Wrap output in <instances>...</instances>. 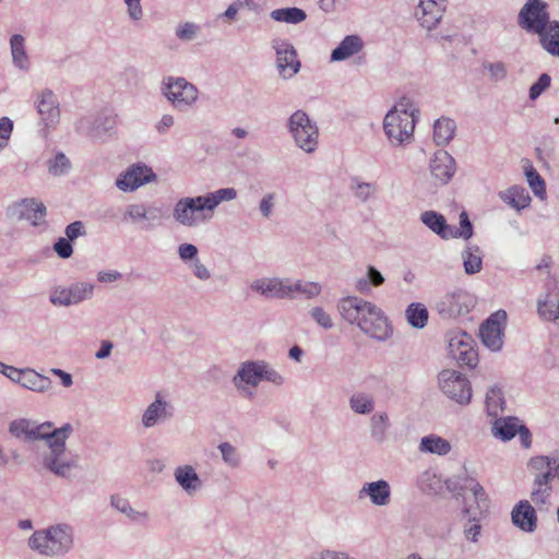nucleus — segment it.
Here are the masks:
<instances>
[{
	"label": "nucleus",
	"instance_id": "nucleus-10",
	"mask_svg": "<svg viewBox=\"0 0 559 559\" xmlns=\"http://www.w3.org/2000/svg\"><path fill=\"white\" fill-rule=\"evenodd\" d=\"M53 429L52 421L38 423L26 417L15 418L8 426L10 436L24 442L46 441Z\"/></svg>",
	"mask_w": 559,
	"mask_h": 559
},
{
	"label": "nucleus",
	"instance_id": "nucleus-35",
	"mask_svg": "<svg viewBox=\"0 0 559 559\" xmlns=\"http://www.w3.org/2000/svg\"><path fill=\"white\" fill-rule=\"evenodd\" d=\"M451 450L450 441L435 433L423 437L418 444V451L424 454L445 456Z\"/></svg>",
	"mask_w": 559,
	"mask_h": 559
},
{
	"label": "nucleus",
	"instance_id": "nucleus-48",
	"mask_svg": "<svg viewBox=\"0 0 559 559\" xmlns=\"http://www.w3.org/2000/svg\"><path fill=\"white\" fill-rule=\"evenodd\" d=\"M222 461L230 469H238L242 464V456L239 450L230 442H221L217 445Z\"/></svg>",
	"mask_w": 559,
	"mask_h": 559
},
{
	"label": "nucleus",
	"instance_id": "nucleus-16",
	"mask_svg": "<svg viewBox=\"0 0 559 559\" xmlns=\"http://www.w3.org/2000/svg\"><path fill=\"white\" fill-rule=\"evenodd\" d=\"M492 436L501 441H509L519 435L521 444L527 449L531 447L532 438L530 430L520 424L515 417L496 418L491 427Z\"/></svg>",
	"mask_w": 559,
	"mask_h": 559
},
{
	"label": "nucleus",
	"instance_id": "nucleus-46",
	"mask_svg": "<svg viewBox=\"0 0 559 559\" xmlns=\"http://www.w3.org/2000/svg\"><path fill=\"white\" fill-rule=\"evenodd\" d=\"M486 412L490 417H498L504 409V397L498 385H492L486 393Z\"/></svg>",
	"mask_w": 559,
	"mask_h": 559
},
{
	"label": "nucleus",
	"instance_id": "nucleus-21",
	"mask_svg": "<svg viewBox=\"0 0 559 559\" xmlns=\"http://www.w3.org/2000/svg\"><path fill=\"white\" fill-rule=\"evenodd\" d=\"M447 488L461 495L462 491L468 490L473 493L475 502L477 504L476 508L473 507L474 510L479 511L486 507V495L484 488L480 486L478 481L474 478L468 477L467 475H457L445 481Z\"/></svg>",
	"mask_w": 559,
	"mask_h": 559
},
{
	"label": "nucleus",
	"instance_id": "nucleus-20",
	"mask_svg": "<svg viewBox=\"0 0 559 559\" xmlns=\"http://www.w3.org/2000/svg\"><path fill=\"white\" fill-rule=\"evenodd\" d=\"M35 104L41 124L46 128H52L59 122V103L57 96L51 91L45 90L40 92Z\"/></svg>",
	"mask_w": 559,
	"mask_h": 559
},
{
	"label": "nucleus",
	"instance_id": "nucleus-14",
	"mask_svg": "<svg viewBox=\"0 0 559 559\" xmlns=\"http://www.w3.org/2000/svg\"><path fill=\"white\" fill-rule=\"evenodd\" d=\"M448 349L452 359L461 365L474 366L477 360L476 352L473 348V338L466 332L453 330L448 333Z\"/></svg>",
	"mask_w": 559,
	"mask_h": 559
},
{
	"label": "nucleus",
	"instance_id": "nucleus-37",
	"mask_svg": "<svg viewBox=\"0 0 559 559\" xmlns=\"http://www.w3.org/2000/svg\"><path fill=\"white\" fill-rule=\"evenodd\" d=\"M538 35L542 47L550 55L559 57V21L552 20Z\"/></svg>",
	"mask_w": 559,
	"mask_h": 559
},
{
	"label": "nucleus",
	"instance_id": "nucleus-32",
	"mask_svg": "<svg viewBox=\"0 0 559 559\" xmlns=\"http://www.w3.org/2000/svg\"><path fill=\"white\" fill-rule=\"evenodd\" d=\"M10 52L12 64L20 71L27 72L31 69V58L26 49V39L21 34L10 37Z\"/></svg>",
	"mask_w": 559,
	"mask_h": 559
},
{
	"label": "nucleus",
	"instance_id": "nucleus-2",
	"mask_svg": "<svg viewBox=\"0 0 559 559\" xmlns=\"http://www.w3.org/2000/svg\"><path fill=\"white\" fill-rule=\"evenodd\" d=\"M237 194V190L229 187L197 197H182L174 204L173 219L185 228H197L205 225L213 218L219 204L236 200Z\"/></svg>",
	"mask_w": 559,
	"mask_h": 559
},
{
	"label": "nucleus",
	"instance_id": "nucleus-39",
	"mask_svg": "<svg viewBox=\"0 0 559 559\" xmlns=\"http://www.w3.org/2000/svg\"><path fill=\"white\" fill-rule=\"evenodd\" d=\"M556 463V456L539 455L532 457L528 466L535 473V479L549 483L554 477L552 466Z\"/></svg>",
	"mask_w": 559,
	"mask_h": 559
},
{
	"label": "nucleus",
	"instance_id": "nucleus-60",
	"mask_svg": "<svg viewBox=\"0 0 559 559\" xmlns=\"http://www.w3.org/2000/svg\"><path fill=\"white\" fill-rule=\"evenodd\" d=\"M126 518L133 524L138 525H145L150 520L151 515L150 512L146 510H138L134 509L132 506L128 507L123 513Z\"/></svg>",
	"mask_w": 559,
	"mask_h": 559
},
{
	"label": "nucleus",
	"instance_id": "nucleus-29",
	"mask_svg": "<svg viewBox=\"0 0 559 559\" xmlns=\"http://www.w3.org/2000/svg\"><path fill=\"white\" fill-rule=\"evenodd\" d=\"M112 127V120L103 116L82 117L76 122L78 131L97 139L103 138Z\"/></svg>",
	"mask_w": 559,
	"mask_h": 559
},
{
	"label": "nucleus",
	"instance_id": "nucleus-36",
	"mask_svg": "<svg viewBox=\"0 0 559 559\" xmlns=\"http://www.w3.org/2000/svg\"><path fill=\"white\" fill-rule=\"evenodd\" d=\"M385 282L382 273L372 265H368L365 275L355 280V290L360 295H370L372 288H378Z\"/></svg>",
	"mask_w": 559,
	"mask_h": 559
},
{
	"label": "nucleus",
	"instance_id": "nucleus-64",
	"mask_svg": "<svg viewBox=\"0 0 559 559\" xmlns=\"http://www.w3.org/2000/svg\"><path fill=\"white\" fill-rule=\"evenodd\" d=\"M175 124V117L170 114H164L159 120L155 123V131L159 135H165Z\"/></svg>",
	"mask_w": 559,
	"mask_h": 559
},
{
	"label": "nucleus",
	"instance_id": "nucleus-17",
	"mask_svg": "<svg viewBox=\"0 0 559 559\" xmlns=\"http://www.w3.org/2000/svg\"><path fill=\"white\" fill-rule=\"evenodd\" d=\"M507 322V312L498 310L492 313L480 326V337L485 346L491 350H499L503 344V328Z\"/></svg>",
	"mask_w": 559,
	"mask_h": 559
},
{
	"label": "nucleus",
	"instance_id": "nucleus-44",
	"mask_svg": "<svg viewBox=\"0 0 559 559\" xmlns=\"http://www.w3.org/2000/svg\"><path fill=\"white\" fill-rule=\"evenodd\" d=\"M408 324L415 329H424L428 323V309L424 304L413 302L405 310Z\"/></svg>",
	"mask_w": 559,
	"mask_h": 559
},
{
	"label": "nucleus",
	"instance_id": "nucleus-28",
	"mask_svg": "<svg viewBox=\"0 0 559 559\" xmlns=\"http://www.w3.org/2000/svg\"><path fill=\"white\" fill-rule=\"evenodd\" d=\"M174 478L178 486L190 497L197 495L203 487L202 479L190 464L177 466L174 471Z\"/></svg>",
	"mask_w": 559,
	"mask_h": 559
},
{
	"label": "nucleus",
	"instance_id": "nucleus-53",
	"mask_svg": "<svg viewBox=\"0 0 559 559\" xmlns=\"http://www.w3.org/2000/svg\"><path fill=\"white\" fill-rule=\"evenodd\" d=\"M201 32L199 24L194 22H183L177 25L175 29L176 37L181 41L194 40Z\"/></svg>",
	"mask_w": 559,
	"mask_h": 559
},
{
	"label": "nucleus",
	"instance_id": "nucleus-5",
	"mask_svg": "<svg viewBox=\"0 0 559 559\" xmlns=\"http://www.w3.org/2000/svg\"><path fill=\"white\" fill-rule=\"evenodd\" d=\"M31 550L45 558H60L74 546V528L68 523H57L35 531L27 539Z\"/></svg>",
	"mask_w": 559,
	"mask_h": 559
},
{
	"label": "nucleus",
	"instance_id": "nucleus-57",
	"mask_svg": "<svg viewBox=\"0 0 559 559\" xmlns=\"http://www.w3.org/2000/svg\"><path fill=\"white\" fill-rule=\"evenodd\" d=\"M551 84V78L547 73H543L539 75L538 80L532 84L528 90V98L531 102L537 100V98L546 92Z\"/></svg>",
	"mask_w": 559,
	"mask_h": 559
},
{
	"label": "nucleus",
	"instance_id": "nucleus-49",
	"mask_svg": "<svg viewBox=\"0 0 559 559\" xmlns=\"http://www.w3.org/2000/svg\"><path fill=\"white\" fill-rule=\"evenodd\" d=\"M350 409L359 415H368L374 408V400L367 393H355L349 397Z\"/></svg>",
	"mask_w": 559,
	"mask_h": 559
},
{
	"label": "nucleus",
	"instance_id": "nucleus-23",
	"mask_svg": "<svg viewBox=\"0 0 559 559\" xmlns=\"http://www.w3.org/2000/svg\"><path fill=\"white\" fill-rule=\"evenodd\" d=\"M173 416L171 405L157 393L155 400L147 405L141 418V424L144 428H152L156 425L167 420Z\"/></svg>",
	"mask_w": 559,
	"mask_h": 559
},
{
	"label": "nucleus",
	"instance_id": "nucleus-26",
	"mask_svg": "<svg viewBox=\"0 0 559 559\" xmlns=\"http://www.w3.org/2000/svg\"><path fill=\"white\" fill-rule=\"evenodd\" d=\"M445 0H419L416 16L427 29L433 28L442 19Z\"/></svg>",
	"mask_w": 559,
	"mask_h": 559
},
{
	"label": "nucleus",
	"instance_id": "nucleus-4",
	"mask_svg": "<svg viewBox=\"0 0 559 559\" xmlns=\"http://www.w3.org/2000/svg\"><path fill=\"white\" fill-rule=\"evenodd\" d=\"M418 117V106L407 96L401 97L388 111L383 119V130L393 146H402L413 141Z\"/></svg>",
	"mask_w": 559,
	"mask_h": 559
},
{
	"label": "nucleus",
	"instance_id": "nucleus-31",
	"mask_svg": "<svg viewBox=\"0 0 559 559\" xmlns=\"http://www.w3.org/2000/svg\"><path fill=\"white\" fill-rule=\"evenodd\" d=\"M20 386L37 394H45L51 391L52 381L37 370L26 367Z\"/></svg>",
	"mask_w": 559,
	"mask_h": 559
},
{
	"label": "nucleus",
	"instance_id": "nucleus-34",
	"mask_svg": "<svg viewBox=\"0 0 559 559\" xmlns=\"http://www.w3.org/2000/svg\"><path fill=\"white\" fill-rule=\"evenodd\" d=\"M420 222L441 239H451V226L444 216L436 211H425L420 214Z\"/></svg>",
	"mask_w": 559,
	"mask_h": 559
},
{
	"label": "nucleus",
	"instance_id": "nucleus-9",
	"mask_svg": "<svg viewBox=\"0 0 559 559\" xmlns=\"http://www.w3.org/2000/svg\"><path fill=\"white\" fill-rule=\"evenodd\" d=\"M95 285L91 282L78 281L70 285H57L50 289L49 301L55 307L78 306L94 297Z\"/></svg>",
	"mask_w": 559,
	"mask_h": 559
},
{
	"label": "nucleus",
	"instance_id": "nucleus-25",
	"mask_svg": "<svg viewBox=\"0 0 559 559\" xmlns=\"http://www.w3.org/2000/svg\"><path fill=\"white\" fill-rule=\"evenodd\" d=\"M431 176L441 185L448 183L454 176L456 165L454 158L444 150L437 151L429 164Z\"/></svg>",
	"mask_w": 559,
	"mask_h": 559
},
{
	"label": "nucleus",
	"instance_id": "nucleus-15",
	"mask_svg": "<svg viewBox=\"0 0 559 559\" xmlns=\"http://www.w3.org/2000/svg\"><path fill=\"white\" fill-rule=\"evenodd\" d=\"M272 48L276 53V69L284 80L295 76L300 70V62L294 46L286 39L275 38L272 40Z\"/></svg>",
	"mask_w": 559,
	"mask_h": 559
},
{
	"label": "nucleus",
	"instance_id": "nucleus-11",
	"mask_svg": "<svg viewBox=\"0 0 559 559\" xmlns=\"http://www.w3.org/2000/svg\"><path fill=\"white\" fill-rule=\"evenodd\" d=\"M439 386L444 395L461 405H467L472 400V388L468 379L452 369L442 370L438 376Z\"/></svg>",
	"mask_w": 559,
	"mask_h": 559
},
{
	"label": "nucleus",
	"instance_id": "nucleus-62",
	"mask_svg": "<svg viewBox=\"0 0 559 559\" xmlns=\"http://www.w3.org/2000/svg\"><path fill=\"white\" fill-rule=\"evenodd\" d=\"M13 131V122L8 117L0 118V152L3 151L9 143Z\"/></svg>",
	"mask_w": 559,
	"mask_h": 559
},
{
	"label": "nucleus",
	"instance_id": "nucleus-18",
	"mask_svg": "<svg viewBox=\"0 0 559 559\" xmlns=\"http://www.w3.org/2000/svg\"><path fill=\"white\" fill-rule=\"evenodd\" d=\"M155 178L156 176L150 167L134 164L118 176L116 187L123 192H133Z\"/></svg>",
	"mask_w": 559,
	"mask_h": 559
},
{
	"label": "nucleus",
	"instance_id": "nucleus-52",
	"mask_svg": "<svg viewBox=\"0 0 559 559\" xmlns=\"http://www.w3.org/2000/svg\"><path fill=\"white\" fill-rule=\"evenodd\" d=\"M354 195L361 202H367L378 192V186L374 182H365L355 179L352 183Z\"/></svg>",
	"mask_w": 559,
	"mask_h": 559
},
{
	"label": "nucleus",
	"instance_id": "nucleus-1",
	"mask_svg": "<svg viewBox=\"0 0 559 559\" xmlns=\"http://www.w3.org/2000/svg\"><path fill=\"white\" fill-rule=\"evenodd\" d=\"M336 308L345 322L357 326L371 338L386 341L393 333L384 311L362 297L355 295L342 297L337 301Z\"/></svg>",
	"mask_w": 559,
	"mask_h": 559
},
{
	"label": "nucleus",
	"instance_id": "nucleus-51",
	"mask_svg": "<svg viewBox=\"0 0 559 559\" xmlns=\"http://www.w3.org/2000/svg\"><path fill=\"white\" fill-rule=\"evenodd\" d=\"M525 176L534 194L543 199L546 194V187L542 176L532 165L525 167Z\"/></svg>",
	"mask_w": 559,
	"mask_h": 559
},
{
	"label": "nucleus",
	"instance_id": "nucleus-42",
	"mask_svg": "<svg viewBox=\"0 0 559 559\" xmlns=\"http://www.w3.org/2000/svg\"><path fill=\"white\" fill-rule=\"evenodd\" d=\"M456 124L454 120L450 118H439L433 124V141L437 145H447L455 133Z\"/></svg>",
	"mask_w": 559,
	"mask_h": 559
},
{
	"label": "nucleus",
	"instance_id": "nucleus-50",
	"mask_svg": "<svg viewBox=\"0 0 559 559\" xmlns=\"http://www.w3.org/2000/svg\"><path fill=\"white\" fill-rule=\"evenodd\" d=\"M245 8L254 10V0H235L227 7V9L223 13L218 15V19L223 20L226 23L235 22L237 21L239 11H241Z\"/></svg>",
	"mask_w": 559,
	"mask_h": 559
},
{
	"label": "nucleus",
	"instance_id": "nucleus-3",
	"mask_svg": "<svg viewBox=\"0 0 559 559\" xmlns=\"http://www.w3.org/2000/svg\"><path fill=\"white\" fill-rule=\"evenodd\" d=\"M72 432V425L67 423L53 429L45 441L47 451L41 455L43 467L59 478H72L74 471L79 467L78 457L70 455L67 451V440Z\"/></svg>",
	"mask_w": 559,
	"mask_h": 559
},
{
	"label": "nucleus",
	"instance_id": "nucleus-7",
	"mask_svg": "<svg viewBox=\"0 0 559 559\" xmlns=\"http://www.w3.org/2000/svg\"><path fill=\"white\" fill-rule=\"evenodd\" d=\"M286 127L295 145L307 154H312L319 145V128L304 110L294 111L287 119Z\"/></svg>",
	"mask_w": 559,
	"mask_h": 559
},
{
	"label": "nucleus",
	"instance_id": "nucleus-13",
	"mask_svg": "<svg viewBox=\"0 0 559 559\" xmlns=\"http://www.w3.org/2000/svg\"><path fill=\"white\" fill-rule=\"evenodd\" d=\"M474 298L464 289H455L445 294L437 302V311L443 319L456 318L469 312Z\"/></svg>",
	"mask_w": 559,
	"mask_h": 559
},
{
	"label": "nucleus",
	"instance_id": "nucleus-22",
	"mask_svg": "<svg viewBox=\"0 0 559 559\" xmlns=\"http://www.w3.org/2000/svg\"><path fill=\"white\" fill-rule=\"evenodd\" d=\"M288 277H261L252 281L250 289L265 298H287Z\"/></svg>",
	"mask_w": 559,
	"mask_h": 559
},
{
	"label": "nucleus",
	"instance_id": "nucleus-30",
	"mask_svg": "<svg viewBox=\"0 0 559 559\" xmlns=\"http://www.w3.org/2000/svg\"><path fill=\"white\" fill-rule=\"evenodd\" d=\"M512 522L524 532H533L536 528L537 516L534 508L526 500L520 501L512 510Z\"/></svg>",
	"mask_w": 559,
	"mask_h": 559
},
{
	"label": "nucleus",
	"instance_id": "nucleus-58",
	"mask_svg": "<svg viewBox=\"0 0 559 559\" xmlns=\"http://www.w3.org/2000/svg\"><path fill=\"white\" fill-rule=\"evenodd\" d=\"M70 168V162L68 159V157L62 154V153H59L55 156L53 159H50L49 163H48V171L52 175V176H60L64 173H67Z\"/></svg>",
	"mask_w": 559,
	"mask_h": 559
},
{
	"label": "nucleus",
	"instance_id": "nucleus-47",
	"mask_svg": "<svg viewBox=\"0 0 559 559\" xmlns=\"http://www.w3.org/2000/svg\"><path fill=\"white\" fill-rule=\"evenodd\" d=\"M537 314L543 321L556 322L559 319V302H552L549 294L540 295L537 299Z\"/></svg>",
	"mask_w": 559,
	"mask_h": 559
},
{
	"label": "nucleus",
	"instance_id": "nucleus-6",
	"mask_svg": "<svg viewBox=\"0 0 559 559\" xmlns=\"http://www.w3.org/2000/svg\"><path fill=\"white\" fill-rule=\"evenodd\" d=\"M261 381H267L276 386L285 383L284 376L265 360H246L241 362L231 382L241 397H254V389Z\"/></svg>",
	"mask_w": 559,
	"mask_h": 559
},
{
	"label": "nucleus",
	"instance_id": "nucleus-55",
	"mask_svg": "<svg viewBox=\"0 0 559 559\" xmlns=\"http://www.w3.org/2000/svg\"><path fill=\"white\" fill-rule=\"evenodd\" d=\"M126 15L133 24H139L144 17L142 0H122Z\"/></svg>",
	"mask_w": 559,
	"mask_h": 559
},
{
	"label": "nucleus",
	"instance_id": "nucleus-56",
	"mask_svg": "<svg viewBox=\"0 0 559 559\" xmlns=\"http://www.w3.org/2000/svg\"><path fill=\"white\" fill-rule=\"evenodd\" d=\"M452 231V238H462L465 240H468L473 236V225L468 218V215L466 212H462L460 214V228H453L451 226Z\"/></svg>",
	"mask_w": 559,
	"mask_h": 559
},
{
	"label": "nucleus",
	"instance_id": "nucleus-24",
	"mask_svg": "<svg viewBox=\"0 0 559 559\" xmlns=\"http://www.w3.org/2000/svg\"><path fill=\"white\" fill-rule=\"evenodd\" d=\"M392 490L390 484L384 479L365 483L358 491V499L368 498L376 507H386L391 502Z\"/></svg>",
	"mask_w": 559,
	"mask_h": 559
},
{
	"label": "nucleus",
	"instance_id": "nucleus-41",
	"mask_svg": "<svg viewBox=\"0 0 559 559\" xmlns=\"http://www.w3.org/2000/svg\"><path fill=\"white\" fill-rule=\"evenodd\" d=\"M464 513L468 518L467 523L464 524L463 534L464 537L472 542L477 543L481 533L480 518L483 510L476 511L473 506H465Z\"/></svg>",
	"mask_w": 559,
	"mask_h": 559
},
{
	"label": "nucleus",
	"instance_id": "nucleus-12",
	"mask_svg": "<svg viewBox=\"0 0 559 559\" xmlns=\"http://www.w3.org/2000/svg\"><path fill=\"white\" fill-rule=\"evenodd\" d=\"M551 21L548 4L544 0H526L518 15L520 27L533 34L542 32Z\"/></svg>",
	"mask_w": 559,
	"mask_h": 559
},
{
	"label": "nucleus",
	"instance_id": "nucleus-59",
	"mask_svg": "<svg viewBox=\"0 0 559 559\" xmlns=\"http://www.w3.org/2000/svg\"><path fill=\"white\" fill-rule=\"evenodd\" d=\"M309 314L318 325L325 330H330L334 325L332 317L322 307L311 308Z\"/></svg>",
	"mask_w": 559,
	"mask_h": 559
},
{
	"label": "nucleus",
	"instance_id": "nucleus-40",
	"mask_svg": "<svg viewBox=\"0 0 559 559\" xmlns=\"http://www.w3.org/2000/svg\"><path fill=\"white\" fill-rule=\"evenodd\" d=\"M500 199L511 207L521 211L531 203V197L524 187L513 186L499 193Z\"/></svg>",
	"mask_w": 559,
	"mask_h": 559
},
{
	"label": "nucleus",
	"instance_id": "nucleus-63",
	"mask_svg": "<svg viewBox=\"0 0 559 559\" xmlns=\"http://www.w3.org/2000/svg\"><path fill=\"white\" fill-rule=\"evenodd\" d=\"M276 202V194L271 192L262 197L259 203V211L264 218H270Z\"/></svg>",
	"mask_w": 559,
	"mask_h": 559
},
{
	"label": "nucleus",
	"instance_id": "nucleus-38",
	"mask_svg": "<svg viewBox=\"0 0 559 559\" xmlns=\"http://www.w3.org/2000/svg\"><path fill=\"white\" fill-rule=\"evenodd\" d=\"M483 250L473 243H467L461 252L464 271L468 275L477 274L483 269Z\"/></svg>",
	"mask_w": 559,
	"mask_h": 559
},
{
	"label": "nucleus",
	"instance_id": "nucleus-54",
	"mask_svg": "<svg viewBox=\"0 0 559 559\" xmlns=\"http://www.w3.org/2000/svg\"><path fill=\"white\" fill-rule=\"evenodd\" d=\"M551 487L549 483L534 480L531 499L536 506L547 504L550 498Z\"/></svg>",
	"mask_w": 559,
	"mask_h": 559
},
{
	"label": "nucleus",
	"instance_id": "nucleus-19",
	"mask_svg": "<svg viewBox=\"0 0 559 559\" xmlns=\"http://www.w3.org/2000/svg\"><path fill=\"white\" fill-rule=\"evenodd\" d=\"M13 211L19 219L27 221L34 227L46 224L47 207L35 198H25L15 202Z\"/></svg>",
	"mask_w": 559,
	"mask_h": 559
},
{
	"label": "nucleus",
	"instance_id": "nucleus-61",
	"mask_svg": "<svg viewBox=\"0 0 559 559\" xmlns=\"http://www.w3.org/2000/svg\"><path fill=\"white\" fill-rule=\"evenodd\" d=\"M484 68L489 72L490 79L496 82L502 81L507 78V66L501 61L485 63Z\"/></svg>",
	"mask_w": 559,
	"mask_h": 559
},
{
	"label": "nucleus",
	"instance_id": "nucleus-8",
	"mask_svg": "<svg viewBox=\"0 0 559 559\" xmlns=\"http://www.w3.org/2000/svg\"><path fill=\"white\" fill-rule=\"evenodd\" d=\"M162 95L177 110L192 108L199 99L198 87L182 76H166L160 84Z\"/></svg>",
	"mask_w": 559,
	"mask_h": 559
},
{
	"label": "nucleus",
	"instance_id": "nucleus-33",
	"mask_svg": "<svg viewBox=\"0 0 559 559\" xmlns=\"http://www.w3.org/2000/svg\"><path fill=\"white\" fill-rule=\"evenodd\" d=\"M364 49V40L358 35H347L333 49L331 53V61H344L348 58L359 53Z\"/></svg>",
	"mask_w": 559,
	"mask_h": 559
},
{
	"label": "nucleus",
	"instance_id": "nucleus-43",
	"mask_svg": "<svg viewBox=\"0 0 559 559\" xmlns=\"http://www.w3.org/2000/svg\"><path fill=\"white\" fill-rule=\"evenodd\" d=\"M389 415L384 412L376 413L370 418V437L377 443H383L388 439L390 428Z\"/></svg>",
	"mask_w": 559,
	"mask_h": 559
},
{
	"label": "nucleus",
	"instance_id": "nucleus-27",
	"mask_svg": "<svg viewBox=\"0 0 559 559\" xmlns=\"http://www.w3.org/2000/svg\"><path fill=\"white\" fill-rule=\"evenodd\" d=\"M162 216V209L157 206L133 203L127 206L123 218L134 224L146 222L148 227H154L160 224Z\"/></svg>",
	"mask_w": 559,
	"mask_h": 559
},
{
	"label": "nucleus",
	"instance_id": "nucleus-45",
	"mask_svg": "<svg viewBox=\"0 0 559 559\" xmlns=\"http://www.w3.org/2000/svg\"><path fill=\"white\" fill-rule=\"evenodd\" d=\"M270 16L272 20L286 24H299L307 19V14L302 9L282 8L271 11Z\"/></svg>",
	"mask_w": 559,
	"mask_h": 559
}]
</instances>
